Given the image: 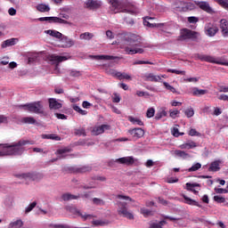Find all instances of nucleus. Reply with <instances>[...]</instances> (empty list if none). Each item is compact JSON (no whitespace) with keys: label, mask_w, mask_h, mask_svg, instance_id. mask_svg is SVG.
I'll return each mask as SVG.
<instances>
[{"label":"nucleus","mask_w":228,"mask_h":228,"mask_svg":"<svg viewBox=\"0 0 228 228\" xmlns=\"http://www.w3.org/2000/svg\"><path fill=\"white\" fill-rule=\"evenodd\" d=\"M125 53L126 54H143V49L142 47V37L136 34H126L125 35Z\"/></svg>","instance_id":"obj_2"},{"label":"nucleus","mask_w":228,"mask_h":228,"mask_svg":"<svg viewBox=\"0 0 228 228\" xmlns=\"http://www.w3.org/2000/svg\"><path fill=\"white\" fill-rule=\"evenodd\" d=\"M220 29H221L223 37H224V38H227V37H228V21H227V20L222 19L220 20Z\"/></svg>","instance_id":"obj_15"},{"label":"nucleus","mask_w":228,"mask_h":228,"mask_svg":"<svg viewBox=\"0 0 228 228\" xmlns=\"http://www.w3.org/2000/svg\"><path fill=\"white\" fill-rule=\"evenodd\" d=\"M93 225H95L96 227H104V225H108L110 224L109 221L106 220H93L92 221Z\"/></svg>","instance_id":"obj_29"},{"label":"nucleus","mask_w":228,"mask_h":228,"mask_svg":"<svg viewBox=\"0 0 228 228\" xmlns=\"http://www.w3.org/2000/svg\"><path fill=\"white\" fill-rule=\"evenodd\" d=\"M163 85H164L165 88H167V90H169L170 92H172V94L177 93V91L175 89V87L170 86V84L164 82Z\"/></svg>","instance_id":"obj_50"},{"label":"nucleus","mask_w":228,"mask_h":228,"mask_svg":"<svg viewBox=\"0 0 228 228\" xmlns=\"http://www.w3.org/2000/svg\"><path fill=\"white\" fill-rule=\"evenodd\" d=\"M118 213L124 218H127L128 220H134V216L133 213L127 211V203L119 201L118 203Z\"/></svg>","instance_id":"obj_7"},{"label":"nucleus","mask_w":228,"mask_h":228,"mask_svg":"<svg viewBox=\"0 0 228 228\" xmlns=\"http://www.w3.org/2000/svg\"><path fill=\"white\" fill-rule=\"evenodd\" d=\"M199 32L191 30L189 28H183L180 31V35L177 37L178 42H184L186 40H192L193 42H196V40L199 38Z\"/></svg>","instance_id":"obj_4"},{"label":"nucleus","mask_w":228,"mask_h":228,"mask_svg":"<svg viewBox=\"0 0 228 228\" xmlns=\"http://www.w3.org/2000/svg\"><path fill=\"white\" fill-rule=\"evenodd\" d=\"M197 6L200 8V10H203V12H206L207 13H210L213 15L215 13V11L211 6L209 5V3L208 2H196Z\"/></svg>","instance_id":"obj_12"},{"label":"nucleus","mask_w":228,"mask_h":228,"mask_svg":"<svg viewBox=\"0 0 228 228\" xmlns=\"http://www.w3.org/2000/svg\"><path fill=\"white\" fill-rule=\"evenodd\" d=\"M62 47H72L74 45V40L69 37H63L61 39Z\"/></svg>","instance_id":"obj_28"},{"label":"nucleus","mask_w":228,"mask_h":228,"mask_svg":"<svg viewBox=\"0 0 228 228\" xmlns=\"http://www.w3.org/2000/svg\"><path fill=\"white\" fill-rule=\"evenodd\" d=\"M183 199H184V203L188 204L189 206H196L197 208H202V205L199 204V202L197 200H192L191 198L186 196V195H183Z\"/></svg>","instance_id":"obj_18"},{"label":"nucleus","mask_w":228,"mask_h":228,"mask_svg":"<svg viewBox=\"0 0 228 228\" xmlns=\"http://www.w3.org/2000/svg\"><path fill=\"white\" fill-rule=\"evenodd\" d=\"M128 120L129 122H132V124H136L137 126H143V121H142L140 118L129 117Z\"/></svg>","instance_id":"obj_38"},{"label":"nucleus","mask_w":228,"mask_h":228,"mask_svg":"<svg viewBox=\"0 0 228 228\" xmlns=\"http://www.w3.org/2000/svg\"><path fill=\"white\" fill-rule=\"evenodd\" d=\"M69 76L72 77H79V76H81V72L77 70H72L70 71Z\"/></svg>","instance_id":"obj_61"},{"label":"nucleus","mask_w":228,"mask_h":228,"mask_svg":"<svg viewBox=\"0 0 228 228\" xmlns=\"http://www.w3.org/2000/svg\"><path fill=\"white\" fill-rule=\"evenodd\" d=\"M167 72H171V74H177L178 76H184L186 74V71L184 70H177V69H168Z\"/></svg>","instance_id":"obj_49"},{"label":"nucleus","mask_w":228,"mask_h":228,"mask_svg":"<svg viewBox=\"0 0 228 228\" xmlns=\"http://www.w3.org/2000/svg\"><path fill=\"white\" fill-rule=\"evenodd\" d=\"M210 172H218L220 170V161L216 160L210 164V167L208 168Z\"/></svg>","instance_id":"obj_27"},{"label":"nucleus","mask_w":228,"mask_h":228,"mask_svg":"<svg viewBox=\"0 0 228 228\" xmlns=\"http://www.w3.org/2000/svg\"><path fill=\"white\" fill-rule=\"evenodd\" d=\"M118 199H123L124 200H129L130 202H134V200L131 199L129 196H124L122 194H118L117 196Z\"/></svg>","instance_id":"obj_58"},{"label":"nucleus","mask_w":228,"mask_h":228,"mask_svg":"<svg viewBox=\"0 0 228 228\" xmlns=\"http://www.w3.org/2000/svg\"><path fill=\"white\" fill-rule=\"evenodd\" d=\"M206 94H208V90L199 89V87H194L192 89V95H194V97H199L200 95H206Z\"/></svg>","instance_id":"obj_24"},{"label":"nucleus","mask_w":228,"mask_h":228,"mask_svg":"<svg viewBox=\"0 0 228 228\" xmlns=\"http://www.w3.org/2000/svg\"><path fill=\"white\" fill-rule=\"evenodd\" d=\"M110 3V11L112 13H131L132 15H136L137 11L134 5L131 4L129 2H120L118 0H109Z\"/></svg>","instance_id":"obj_3"},{"label":"nucleus","mask_w":228,"mask_h":228,"mask_svg":"<svg viewBox=\"0 0 228 228\" xmlns=\"http://www.w3.org/2000/svg\"><path fill=\"white\" fill-rule=\"evenodd\" d=\"M173 136H175V138H177L180 134H183V133H179V128L177 127H174L173 128V132H172Z\"/></svg>","instance_id":"obj_60"},{"label":"nucleus","mask_w":228,"mask_h":228,"mask_svg":"<svg viewBox=\"0 0 228 228\" xmlns=\"http://www.w3.org/2000/svg\"><path fill=\"white\" fill-rule=\"evenodd\" d=\"M81 197V195H73V194H70V193H64L61 195V199L62 200L64 201H69V200H76L77 199H79Z\"/></svg>","instance_id":"obj_21"},{"label":"nucleus","mask_w":228,"mask_h":228,"mask_svg":"<svg viewBox=\"0 0 228 228\" xmlns=\"http://www.w3.org/2000/svg\"><path fill=\"white\" fill-rule=\"evenodd\" d=\"M73 110L79 113V115H87L88 111L83 110L80 106L73 105Z\"/></svg>","instance_id":"obj_45"},{"label":"nucleus","mask_w":228,"mask_h":228,"mask_svg":"<svg viewBox=\"0 0 228 228\" xmlns=\"http://www.w3.org/2000/svg\"><path fill=\"white\" fill-rule=\"evenodd\" d=\"M38 20L40 22L48 21V22H54L55 24H67V20L58 17H42V18H39Z\"/></svg>","instance_id":"obj_10"},{"label":"nucleus","mask_w":228,"mask_h":228,"mask_svg":"<svg viewBox=\"0 0 228 228\" xmlns=\"http://www.w3.org/2000/svg\"><path fill=\"white\" fill-rule=\"evenodd\" d=\"M12 45H15V38H11L4 41L2 43V49H5V47H10Z\"/></svg>","instance_id":"obj_31"},{"label":"nucleus","mask_w":228,"mask_h":228,"mask_svg":"<svg viewBox=\"0 0 228 228\" xmlns=\"http://www.w3.org/2000/svg\"><path fill=\"white\" fill-rule=\"evenodd\" d=\"M150 228H163V226H161L160 224H159L158 223H151L150 224Z\"/></svg>","instance_id":"obj_64"},{"label":"nucleus","mask_w":228,"mask_h":228,"mask_svg":"<svg viewBox=\"0 0 228 228\" xmlns=\"http://www.w3.org/2000/svg\"><path fill=\"white\" fill-rule=\"evenodd\" d=\"M184 115L187 117V118H191L193 115H195V110L193 108H188L187 110H184Z\"/></svg>","instance_id":"obj_40"},{"label":"nucleus","mask_w":228,"mask_h":228,"mask_svg":"<svg viewBox=\"0 0 228 228\" xmlns=\"http://www.w3.org/2000/svg\"><path fill=\"white\" fill-rule=\"evenodd\" d=\"M216 3L219 4L220 6L228 10V3L225 0H216Z\"/></svg>","instance_id":"obj_55"},{"label":"nucleus","mask_w":228,"mask_h":228,"mask_svg":"<svg viewBox=\"0 0 228 228\" xmlns=\"http://www.w3.org/2000/svg\"><path fill=\"white\" fill-rule=\"evenodd\" d=\"M218 33V28L217 27H210L207 29V34L208 37H215Z\"/></svg>","instance_id":"obj_33"},{"label":"nucleus","mask_w":228,"mask_h":228,"mask_svg":"<svg viewBox=\"0 0 228 228\" xmlns=\"http://www.w3.org/2000/svg\"><path fill=\"white\" fill-rule=\"evenodd\" d=\"M107 74H109V76H113V77H118V76H120V71H117V69H107Z\"/></svg>","instance_id":"obj_42"},{"label":"nucleus","mask_w":228,"mask_h":228,"mask_svg":"<svg viewBox=\"0 0 228 228\" xmlns=\"http://www.w3.org/2000/svg\"><path fill=\"white\" fill-rule=\"evenodd\" d=\"M86 4V8H90V10H97L101 8V2H97L94 0H87Z\"/></svg>","instance_id":"obj_17"},{"label":"nucleus","mask_w":228,"mask_h":228,"mask_svg":"<svg viewBox=\"0 0 228 228\" xmlns=\"http://www.w3.org/2000/svg\"><path fill=\"white\" fill-rule=\"evenodd\" d=\"M202 165L200 163H196L188 169V172H197V170L200 169Z\"/></svg>","instance_id":"obj_47"},{"label":"nucleus","mask_w":228,"mask_h":228,"mask_svg":"<svg viewBox=\"0 0 228 228\" xmlns=\"http://www.w3.org/2000/svg\"><path fill=\"white\" fill-rule=\"evenodd\" d=\"M47 60L55 65L56 69H58V65L62 61H67V60H70V56H61L57 54H50L47 57Z\"/></svg>","instance_id":"obj_8"},{"label":"nucleus","mask_w":228,"mask_h":228,"mask_svg":"<svg viewBox=\"0 0 228 228\" xmlns=\"http://www.w3.org/2000/svg\"><path fill=\"white\" fill-rule=\"evenodd\" d=\"M214 200L218 204H224V202H225V198L222 196H214Z\"/></svg>","instance_id":"obj_53"},{"label":"nucleus","mask_w":228,"mask_h":228,"mask_svg":"<svg viewBox=\"0 0 228 228\" xmlns=\"http://www.w3.org/2000/svg\"><path fill=\"white\" fill-rule=\"evenodd\" d=\"M50 110H61L62 105L54 98L48 99Z\"/></svg>","instance_id":"obj_16"},{"label":"nucleus","mask_w":228,"mask_h":228,"mask_svg":"<svg viewBox=\"0 0 228 228\" xmlns=\"http://www.w3.org/2000/svg\"><path fill=\"white\" fill-rule=\"evenodd\" d=\"M147 81H151L153 83H159L161 81V77L150 73L146 76Z\"/></svg>","instance_id":"obj_23"},{"label":"nucleus","mask_w":228,"mask_h":228,"mask_svg":"<svg viewBox=\"0 0 228 228\" xmlns=\"http://www.w3.org/2000/svg\"><path fill=\"white\" fill-rule=\"evenodd\" d=\"M179 147H180V149H183V150H184V149H188V150L195 149V147H197V142H195L193 141H191L189 142H185L183 144H181Z\"/></svg>","instance_id":"obj_26"},{"label":"nucleus","mask_w":228,"mask_h":228,"mask_svg":"<svg viewBox=\"0 0 228 228\" xmlns=\"http://www.w3.org/2000/svg\"><path fill=\"white\" fill-rule=\"evenodd\" d=\"M76 136H86V130L85 128L75 129Z\"/></svg>","instance_id":"obj_43"},{"label":"nucleus","mask_w":228,"mask_h":228,"mask_svg":"<svg viewBox=\"0 0 228 228\" xmlns=\"http://www.w3.org/2000/svg\"><path fill=\"white\" fill-rule=\"evenodd\" d=\"M66 152H70L69 149H59L56 151L55 154H65Z\"/></svg>","instance_id":"obj_62"},{"label":"nucleus","mask_w":228,"mask_h":228,"mask_svg":"<svg viewBox=\"0 0 228 228\" xmlns=\"http://www.w3.org/2000/svg\"><path fill=\"white\" fill-rule=\"evenodd\" d=\"M46 33L47 35H50L54 38H61L63 37V34H61V32H58L57 30H47Z\"/></svg>","instance_id":"obj_32"},{"label":"nucleus","mask_w":228,"mask_h":228,"mask_svg":"<svg viewBox=\"0 0 228 228\" xmlns=\"http://www.w3.org/2000/svg\"><path fill=\"white\" fill-rule=\"evenodd\" d=\"M22 225H24V222H22V220L18 219L14 222H12L9 224V228H20L22 227Z\"/></svg>","instance_id":"obj_30"},{"label":"nucleus","mask_w":228,"mask_h":228,"mask_svg":"<svg viewBox=\"0 0 228 228\" xmlns=\"http://www.w3.org/2000/svg\"><path fill=\"white\" fill-rule=\"evenodd\" d=\"M75 174H86V172H92V167L81 166L74 169Z\"/></svg>","instance_id":"obj_19"},{"label":"nucleus","mask_w":228,"mask_h":228,"mask_svg":"<svg viewBox=\"0 0 228 228\" xmlns=\"http://www.w3.org/2000/svg\"><path fill=\"white\" fill-rule=\"evenodd\" d=\"M179 113H180V111L177 110H169V116H170L171 118H176L177 116L179 115Z\"/></svg>","instance_id":"obj_56"},{"label":"nucleus","mask_w":228,"mask_h":228,"mask_svg":"<svg viewBox=\"0 0 228 228\" xmlns=\"http://www.w3.org/2000/svg\"><path fill=\"white\" fill-rule=\"evenodd\" d=\"M110 125H101L99 126H95L93 129V134L95 136H99V134H102V133H104V131L110 130Z\"/></svg>","instance_id":"obj_14"},{"label":"nucleus","mask_w":228,"mask_h":228,"mask_svg":"<svg viewBox=\"0 0 228 228\" xmlns=\"http://www.w3.org/2000/svg\"><path fill=\"white\" fill-rule=\"evenodd\" d=\"M128 134L132 136L133 140H138V138H142L145 134V131L138 127L128 130Z\"/></svg>","instance_id":"obj_11"},{"label":"nucleus","mask_w":228,"mask_h":228,"mask_svg":"<svg viewBox=\"0 0 228 228\" xmlns=\"http://www.w3.org/2000/svg\"><path fill=\"white\" fill-rule=\"evenodd\" d=\"M189 136H202V134L197 132V129L195 128H191L189 133H188Z\"/></svg>","instance_id":"obj_51"},{"label":"nucleus","mask_w":228,"mask_h":228,"mask_svg":"<svg viewBox=\"0 0 228 228\" xmlns=\"http://www.w3.org/2000/svg\"><path fill=\"white\" fill-rule=\"evenodd\" d=\"M140 212H141V215H143V216H145L146 218L147 216H152V211L145 208H142Z\"/></svg>","instance_id":"obj_41"},{"label":"nucleus","mask_w":228,"mask_h":228,"mask_svg":"<svg viewBox=\"0 0 228 228\" xmlns=\"http://www.w3.org/2000/svg\"><path fill=\"white\" fill-rule=\"evenodd\" d=\"M19 108H27L30 113H37V115H44V105L42 102H34L24 105H19Z\"/></svg>","instance_id":"obj_5"},{"label":"nucleus","mask_w":228,"mask_h":228,"mask_svg":"<svg viewBox=\"0 0 228 228\" xmlns=\"http://www.w3.org/2000/svg\"><path fill=\"white\" fill-rule=\"evenodd\" d=\"M16 177L20 179H31L32 181H40L44 175L40 173H23L21 175H16Z\"/></svg>","instance_id":"obj_9"},{"label":"nucleus","mask_w":228,"mask_h":228,"mask_svg":"<svg viewBox=\"0 0 228 228\" xmlns=\"http://www.w3.org/2000/svg\"><path fill=\"white\" fill-rule=\"evenodd\" d=\"M186 186V190L188 191H193L195 190V188H200V183H187L185 184Z\"/></svg>","instance_id":"obj_35"},{"label":"nucleus","mask_w":228,"mask_h":228,"mask_svg":"<svg viewBox=\"0 0 228 228\" xmlns=\"http://www.w3.org/2000/svg\"><path fill=\"white\" fill-rule=\"evenodd\" d=\"M155 113H156V110H154V108H149L146 111L147 118H152Z\"/></svg>","instance_id":"obj_48"},{"label":"nucleus","mask_w":228,"mask_h":228,"mask_svg":"<svg viewBox=\"0 0 228 228\" xmlns=\"http://www.w3.org/2000/svg\"><path fill=\"white\" fill-rule=\"evenodd\" d=\"M41 138H43V140H55L56 142H60V140H61V137L56 134H43Z\"/></svg>","instance_id":"obj_20"},{"label":"nucleus","mask_w":228,"mask_h":228,"mask_svg":"<svg viewBox=\"0 0 228 228\" xmlns=\"http://www.w3.org/2000/svg\"><path fill=\"white\" fill-rule=\"evenodd\" d=\"M196 58L200 61H207L208 63H216V65H224L225 67H228L227 61H222L221 60H218L211 55L197 53Z\"/></svg>","instance_id":"obj_6"},{"label":"nucleus","mask_w":228,"mask_h":228,"mask_svg":"<svg viewBox=\"0 0 228 228\" xmlns=\"http://www.w3.org/2000/svg\"><path fill=\"white\" fill-rule=\"evenodd\" d=\"M120 94H117V93H114L113 94V96H112V102H116V103H118L120 102Z\"/></svg>","instance_id":"obj_57"},{"label":"nucleus","mask_w":228,"mask_h":228,"mask_svg":"<svg viewBox=\"0 0 228 228\" xmlns=\"http://www.w3.org/2000/svg\"><path fill=\"white\" fill-rule=\"evenodd\" d=\"M33 143H35L33 141L21 139L18 142H14L11 145H9L8 143L0 144L4 149V151H0V157L22 156L24 151H26L24 145H33Z\"/></svg>","instance_id":"obj_1"},{"label":"nucleus","mask_w":228,"mask_h":228,"mask_svg":"<svg viewBox=\"0 0 228 228\" xmlns=\"http://www.w3.org/2000/svg\"><path fill=\"white\" fill-rule=\"evenodd\" d=\"M154 20V18H152V17H149V16L145 17L143 20L144 26H147L148 28H154V26H156V25L153 23H151L149 21V20Z\"/></svg>","instance_id":"obj_37"},{"label":"nucleus","mask_w":228,"mask_h":228,"mask_svg":"<svg viewBox=\"0 0 228 228\" xmlns=\"http://www.w3.org/2000/svg\"><path fill=\"white\" fill-rule=\"evenodd\" d=\"M37 10L41 13H45V12H51V7L45 4H39L37 5Z\"/></svg>","instance_id":"obj_25"},{"label":"nucleus","mask_w":228,"mask_h":228,"mask_svg":"<svg viewBox=\"0 0 228 228\" xmlns=\"http://www.w3.org/2000/svg\"><path fill=\"white\" fill-rule=\"evenodd\" d=\"M163 117H167V112L165 110H159V112L156 113L155 120H161Z\"/></svg>","instance_id":"obj_39"},{"label":"nucleus","mask_w":228,"mask_h":228,"mask_svg":"<svg viewBox=\"0 0 228 228\" xmlns=\"http://www.w3.org/2000/svg\"><path fill=\"white\" fill-rule=\"evenodd\" d=\"M92 106V103L89 102L84 101L82 102V107L85 108L86 110H88Z\"/></svg>","instance_id":"obj_63"},{"label":"nucleus","mask_w":228,"mask_h":228,"mask_svg":"<svg viewBox=\"0 0 228 228\" xmlns=\"http://www.w3.org/2000/svg\"><path fill=\"white\" fill-rule=\"evenodd\" d=\"M24 124H36L37 120L33 117H26L22 118Z\"/></svg>","instance_id":"obj_46"},{"label":"nucleus","mask_w":228,"mask_h":228,"mask_svg":"<svg viewBox=\"0 0 228 228\" xmlns=\"http://www.w3.org/2000/svg\"><path fill=\"white\" fill-rule=\"evenodd\" d=\"M185 83H198L199 78L198 77H189V78H184Z\"/></svg>","instance_id":"obj_59"},{"label":"nucleus","mask_w":228,"mask_h":228,"mask_svg":"<svg viewBox=\"0 0 228 228\" xmlns=\"http://www.w3.org/2000/svg\"><path fill=\"white\" fill-rule=\"evenodd\" d=\"M118 79H119V80L127 79L128 81H131V79H133V78L127 73L119 72V76H118Z\"/></svg>","instance_id":"obj_44"},{"label":"nucleus","mask_w":228,"mask_h":228,"mask_svg":"<svg viewBox=\"0 0 228 228\" xmlns=\"http://www.w3.org/2000/svg\"><path fill=\"white\" fill-rule=\"evenodd\" d=\"M116 161H117V163H119L120 165H127L128 167L131 165H134V158H133V157L119 158Z\"/></svg>","instance_id":"obj_13"},{"label":"nucleus","mask_w":228,"mask_h":228,"mask_svg":"<svg viewBox=\"0 0 228 228\" xmlns=\"http://www.w3.org/2000/svg\"><path fill=\"white\" fill-rule=\"evenodd\" d=\"M187 20L190 24H197V22H199V18L195 16H191L187 18Z\"/></svg>","instance_id":"obj_54"},{"label":"nucleus","mask_w":228,"mask_h":228,"mask_svg":"<svg viewBox=\"0 0 228 228\" xmlns=\"http://www.w3.org/2000/svg\"><path fill=\"white\" fill-rule=\"evenodd\" d=\"M94 60H118V57L113 55H93Z\"/></svg>","instance_id":"obj_22"},{"label":"nucleus","mask_w":228,"mask_h":228,"mask_svg":"<svg viewBox=\"0 0 228 228\" xmlns=\"http://www.w3.org/2000/svg\"><path fill=\"white\" fill-rule=\"evenodd\" d=\"M94 38V34L90 32H85L80 35V40H92Z\"/></svg>","instance_id":"obj_36"},{"label":"nucleus","mask_w":228,"mask_h":228,"mask_svg":"<svg viewBox=\"0 0 228 228\" xmlns=\"http://www.w3.org/2000/svg\"><path fill=\"white\" fill-rule=\"evenodd\" d=\"M175 156H178V158H183V159H186V158H190V154L181 150L175 151Z\"/></svg>","instance_id":"obj_34"},{"label":"nucleus","mask_w":228,"mask_h":228,"mask_svg":"<svg viewBox=\"0 0 228 228\" xmlns=\"http://www.w3.org/2000/svg\"><path fill=\"white\" fill-rule=\"evenodd\" d=\"M35 208H37L36 201L29 204V206L26 208L25 213H29V212L33 211V209H35Z\"/></svg>","instance_id":"obj_52"}]
</instances>
